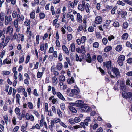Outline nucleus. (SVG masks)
<instances>
[{
  "label": "nucleus",
  "instance_id": "nucleus-1",
  "mask_svg": "<svg viewBox=\"0 0 132 132\" xmlns=\"http://www.w3.org/2000/svg\"><path fill=\"white\" fill-rule=\"evenodd\" d=\"M122 96L127 99L129 101H131L132 100V93L128 92L126 93L125 91H123L122 93Z\"/></svg>",
  "mask_w": 132,
  "mask_h": 132
},
{
  "label": "nucleus",
  "instance_id": "nucleus-2",
  "mask_svg": "<svg viewBox=\"0 0 132 132\" xmlns=\"http://www.w3.org/2000/svg\"><path fill=\"white\" fill-rule=\"evenodd\" d=\"M61 121V119L60 118L57 117L55 118L51 121V125L49 126V128H52L54 127V124L58 122L60 123Z\"/></svg>",
  "mask_w": 132,
  "mask_h": 132
},
{
  "label": "nucleus",
  "instance_id": "nucleus-3",
  "mask_svg": "<svg viewBox=\"0 0 132 132\" xmlns=\"http://www.w3.org/2000/svg\"><path fill=\"white\" fill-rule=\"evenodd\" d=\"M92 110V109L90 107L88 106L86 104H84L82 105L81 107V111L82 112H89Z\"/></svg>",
  "mask_w": 132,
  "mask_h": 132
},
{
  "label": "nucleus",
  "instance_id": "nucleus-4",
  "mask_svg": "<svg viewBox=\"0 0 132 132\" xmlns=\"http://www.w3.org/2000/svg\"><path fill=\"white\" fill-rule=\"evenodd\" d=\"M5 24L7 25L9 24H10L12 23V19L11 15H6L5 16Z\"/></svg>",
  "mask_w": 132,
  "mask_h": 132
},
{
  "label": "nucleus",
  "instance_id": "nucleus-5",
  "mask_svg": "<svg viewBox=\"0 0 132 132\" xmlns=\"http://www.w3.org/2000/svg\"><path fill=\"white\" fill-rule=\"evenodd\" d=\"M112 70L113 72L116 75L117 77L120 75V73L118 69L116 67H112Z\"/></svg>",
  "mask_w": 132,
  "mask_h": 132
},
{
  "label": "nucleus",
  "instance_id": "nucleus-6",
  "mask_svg": "<svg viewBox=\"0 0 132 132\" xmlns=\"http://www.w3.org/2000/svg\"><path fill=\"white\" fill-rule=\"evenodd\" d=\"M62 50L64 54L68 55L69 54V52L68 49L65 45H63L62 46Z\"/></svg>",
  "mask_w": 132,
  "mask_h": 132
},
{
  "label": "nucleus",
  "instance_id": "nucleus-7",
  "mask_svg": "<svg viewBox=\"0 0 132 132\" xmlns=\"http://www.w3.org/2000/svg\"><path fill=\"white\" fill-rule=\"evenodd\" d=\"M52 83L53 85L56 86L58 83V80L55 76L51 78Z\"/></svg>",
  "mask_w": 132,
  "mask_h": 132
},
{
  "label": "nucleus",
  "instance_id": "nucleus-8",
  "mask_svg": "<svg viewBox=\"0 0 132 132\" xmlns=\"http://www.w3.org/2000/svg\"><path fill=\"white\" fill-rule=\"evenodd\" d=\"M102 21V19L101 17L100 16H96L95 18V23L99 24L101 23Z\"/></svg>",
  "mask_w": 132,
  "mask_h": 132
},
{
  "label": "nucleus",
  "instance_id": "nucleus-9",
  "mask_svg": "<svg viewBox=\"0 0 132 132\" xmlns=\"http://www.w3.org/2000/svg\"><path fill=\"white\" fill-rule=\"evenodd\" d=\"M25 118L27 120H30L31 121H33L34 120V117L33 115H30L28 113H27L25 115Z\"/></svg>",
  "mask_w": 132,
  "mask_h": 132
},
{
  "label": "nucleus",
  "instance_id": "nucleus-10",
  "mask_svg": "<svg viewBox=\"0 0 132 132\" xmlns=\"http://www.w3.org/2000/svg\"><path fill=\"white\" fill-rule=\"evenodd\" d=\"M74 88V89L71 90V92L74 95H77L79 92V90L77 86H75Z\"/></svg>",
  "mask_w": 132,
  "mask_h": 132
},
{
  "label": "nucleus",
  "instance_id": "nucleus-11",
  "mask_svg": "<svg viewBox=\"0 0 132 132\" xmlns=\"http://www.w3.org/2000/svg\"><path fill=\"white\" fill-rule=\"evenodd\" d=\"M82 16L80 15L79 13H77V15L76 20L78 21L79 23H80L82 21Z\"/></svg>",
  "mask_w": 132,
  "mask_h": 132
},
{
  "label": "nucleus",
  "instance_id": "nucleus-12",
  "mask_svg": "<svg viewBox=\"0 0 132 132\" xmlns=\"http://www.w3.org/2000/svg\"><path fill=\"white\" fill-rule=\"evenodd\" d=\"M24 116L25 111L24 110H23L22 112V113H19L18 116L17 117L20 120H21L22 118H24Z\"/></svg>",
  "mask_w": 132,
  "mask_h": 132
},
{
  "label": "nucleus",
  "instance_id": "nucleus-13",
  "mask_svg": "<svg viewBox=\"0 0 132 132\" xmlns=\"http://www.w3.org/2000/svg\"><path fill=\"white\" fill-rule=\"evenodd\" d=\"M56 95L57 97L59 99L63 101L65 100V98L60 92H56Z\"/></svg>",
  "mask_w": 132,
  "mask_h": 132
},
{
  "label": "nucleus",
  "instance_id": "nucleus-14",
  "mask_svg": "<svg viewBox=\"0 0 132 132\" xmlns=\"http://www.w3.org/2000/svg\"><path fill=\"white\" fill-rule=\"evenodd\" d=\"M17 39L20 40L22 41H24V36L22 34H18L17 35Z\"/></svg>",
  "mask_w": 132,
  "mask_h": 132
},
{
  "label": "nucleus",
  "instance_id": "nucleus-15",
  "mask_svg": "<svg viewBox=\"0 0 132 132\" xmlns=\"http://www.w3.org/2000/svg\"><path fill=\"white\" fill-rule=\"evenodd\" d=\"M13 31V28L10 26H9L7 28L6 34L9 33L10 35L12 34Z\"/></svg>",
  "mask_w": 132,
  "mask_h": 132
},
{
  "label": "nucleus",
  "instance_id": "nucleus-16",
  "mask_svg": "<svg viewBox=\"0 0 132 132\" xmlns=\"http://www.w3.org/2000/svg\"><path fill=\"white\" fill-rule=\"evenodd\" d=\"M30 26H28L26 31V33L29 34L28 37L29 38L31 37V32L30 30Z\"/></svg>",
  "mask_w": 132,
  "mask_h": 132
},
{
  "label": "nucleus",
  "instance_id": "nucleus-17",
  "mask_svg": "<svg viewBox=\"0 0 132 132\" xmlns=\"http://www.w3.org/2000/svg\"><path fill=\"white\" fill-rule=\"evenodd\" d=\"M76 105H77V106H82V105H83V101L81 100H78L76 101Z\"/></svg>",
  "mask_w": 132,
  "mask_h": 132
},
{
  "label": "nucleus",
  "instance_id": "nucleus-18",
  "mask_svg": "<svg viewBox=\"0 0 132 132\" xmlns=\"http://www.w3.org/2000/svg\"><path fill=\"white\" fill-rule=\"evenodd\" d=\"M91 121V120L90 117H87L84 121L85 124L87 126H88V123L90 122Z\"/></svg>",
  "mask_w": 132,
  "mask_h": 132
},
{
  "label": "nucleus",
  "instance_id": "nucleus-19",
  "mask_svg": "<svg viewBox=\"0 0 132 132\" xmlns=\"http://www.w3.org/2000/svg\"><path fill=\"white\" fill-rule=\"evenodd\" d=\"M30 79L28 75L25 73V84H28L29 82Z\"/></svg>",
  "mask_w": 132,
  "mask_h": 132
},
{
  "label": "nucleus",
  "instance_id": "nucleus-20",
  "mask_svg": "<svg viewBox=\"0 0 132 132\" xmlns=\"http://www.w3.org/2000/svg\"><path fill=\"white\" fill-rule=\"evenodd\" d=\"M17 91L19 93L22 92H23V94L25 96V89L22 87H20L17 89Z\"/></svg>",
  "mask_w": 132,
  "mask_h": 132
},
{
  "label": "nucleus",
  "instance_id": "nucleus-21",
  "mask_svg": "<svg viewBox=\"0 0 132 132\" xmlns=\"http://www.w3.org/2000/svg\"><path fill=\"white\" fill-rule=\"evenodd\" d=\"M62 67L63 65L61 63H59L56 66V68L57 70L60 71L62 69Z\"/></svg>",
  "mask_w": 132,
  "mask_h": 132
},
{
  "label": "nucleus",
  "instance_id": "nucleus-22",
  "mask_svg": "<svg viewBox=\"0 0 132 132\" xmlns=\"http://www.w3.org/2000/svg\"><path fill=\"white\" fill-rule=\"evenodd\" d=\"M86 60L87 62L89 63H90L91 62V57L89 54H87L86 57Z\"/></svg>",
  "mask_w": 132,
  "mask_h": 132
},
{
  "label": "nucleus",
  "instance_id": "nucleus-23",
  "mask_svg": "<svg viewBox=\"0 0 132 132\" xmlns=\"http://www.w3.org/2000/svg\"><path fill=\"white\" fill-rule=\"evenodd\" d=\"M120 89H121L122 90H125L126 89V87L123 82H121L120 83Z\"/></svg>",
  "mask_w": 132,
  "mask_h": 132
},
{
  "label": "nucleus",
  "instance_id": "nucleus-24",
  "mask_svg": "<svg viewBox=\"0 0 132 132\" xmlns=\"http://www.w3.org/2000/svg\"><path fill=\"white\" fill-rule=\"evenodd\" d=\"M69 108L71 111L73 112L76 113L77 112V111L74 107L71 106H69Z\"/></svg>",
  "mask_w": 132,
  "mask_h": 132
},
{
  "label": "nucleus",
  "instance_id": "nucleus-25",
  "mask_svg": "<svg viewBox=\"0 0 132 132\" xmlns=\"http://www.w3.org/2000/svg\"><path fill=\"white\" fill-rule=\"evenodd\" d=\"M57 113L59 117L60 118H62L63 115L62 112L60 109H57Z\"/></svg>",
  "mask_w": 132,
  "mask_h": 132
},
{
  "label": "nucleus",
  "instance_id": "nucleus-26",
  "mask_svg": "<svg viewBox=\"0 0 132 132\" xmlns=\"http://www.w3.org/2000/svg\"><path fill=\"white\" fill-rule=\"evenodd\" d=\"M122 46L121 45H118L116 47V49L117 51L120 52L121 51Z\"/></svg>",
  "mask_w": 132,
  "mask_h": 132
},
{
  "label": "nucleus",
  "instance_id": "nucleus-27",
  "mask_svg": "<svg viewBox=\"0 0 132 132\" xmlns=\"http://www.w3.org/2000/svg\"><path fill=\"white\" fill-rule=\"evenodd\" d=\"M70 48L71 51L72 52H74L75 50V44L74 43H72L71 44Z\"/></svg>",
  "mask_w": 132,
  "mask_h": 132
},
{
  "label": "nucleus",
  "instance_id": "nucleus-28",
  "mask_svg": "<svg viewBox=\"0 0 132 132\" xmlns=\"http://www.w3.org/2000/svg\"><path fill=\"white\" fill-rule=\"evenodd\" d=\"M5 18V14L2 12H1L0 13V19L1 21H3Z\"/></svg>",
  "mask_w": 132,
  "mask_h": 132
},
{
  "label": "nucleus",
  "instance_id": "nucleus-29",
  "mask_svg": "<svg viewBox=\"0 0 132 132\" xmlns=\"http://www.w3.org/2000/svg\"><path fill=\"white\" fill-rule=\"evenodd\" d=\"M106 67L108 69L111 68V62L110 61H108L106 63Z\"/></svg>",
  "mask_w": 132,
  "mask_h": 132
},
{
  "label": "nucleus",
  "instance_id": "nucleus-30",
  "mask_svg": "<svg viewBox=\"0 0 132 132\" xmlns=\"http://www.w3.org/2000/svg\"><path fill=\"white\" fill-rule=\"evenodd\" d=\"M128 34L127 33H125L122 35V38L123 39L126 40L128 38Z\"/></svg>",
  "mask_w": 132,
  "mask_h": 132
},
{
  "label": "nucleus",
  "instance_id": "nucleus-31",
  "mask_svg": "<svg viewBox=\"0 0 132 132\" xmlns=\"http://www.w3.org/2000/svg\"><path fill=\"white\" fill-rule=\"evenodd\" d=\"M128 24L127 22H124L122 26L123 29H127L128 27Z\"/></svg>",
  "mask_w": 132,
  "mask_h": 132
},
{
  "label": "nucleus",
  "instance_id": "nucleus-32",
  "mask_svg": "<svg viewBox=\"0 0 132 132\" xmlns=\"http://www.w3.org/2000/svg\"><path fill=\"white\" fill-rule=\"evenodd\" d=\"M112 49V47L110 46H108L106 47L104 49V51L105 52H107L110 51Z\"/></svg>",
  "mask_w": 132,
  "mask_h": 132
},
{
  "label": "nucleus",
  "instance_id": "nucleus-33",
  "mask_svg": "<svg viewBox=\"0 0 132 132\" xmlns=\"http://www.w3.org/2000/svg\"><path fill=\"white\" fill-rule=\"evenodd\" d=\"M1 37H2L1 38V41H4L5 35L2 32V30H0V38Z\"/></svg>",
  "mask_w": 132,
  "mask_h": 132
},
{
  "label": "nucleus",
  "instance_id": "nucleus-34",
  "mask_svg": "<svg viewBox=\"0 0 132 132\" xmlns=\"http://www.w3.org/2000/svg\"><path fill=\"white\" fill-rule=\"evenodd\" d=\"M80 39L81 43L83 44L85 43L86 40V37L85 36H83L81 37Z\"/></svg>",
  "mask_w": 132,
  "mask_h": 132
},
{
  "label": "nucleus",
  "instance_id": "nucleus-35",
  "mask_svg": "<svg viewBox=\"0 0 132 132\" xmlns=\"http://www.w3.org/2000/svg\"><path fill=\"white\" fill-rule=\"evenodd\" d=\"M17 19L19 21L21 20L22 21L24 20V17L23 16H21L20 15L17 14Z\"/></svg>",
  "mask_w": 132,
  "mask_h": 132
},
{
  "label": "nucleus",
  "instance_id": "nucleus-36",
  "mask_svg": "<svg viewBox=\"0 0 132 132\" xmlns=\"http://www.w3.org/2000/svg\"><path fill=\"white\" fill-rule=\"evenodd\" d=\"M73 36L71 34H68L67 35V38L68 41H70L72 39Z\"/></svg>",
  "mask_w": 132,
  "mask_h": 132
},
{
  "label": "nucleus",
  "instance_id": "nucleus-37",
  "mask_svg": "<svg viewBox=\"0 0 132 132\" xmlns=\"http://www.w3.org/2000/svg\"><path fill=\"white\" fill-rule=\"evenodd\" d=\"M19 21L17 18L15 19L14 22V24L16 28H17L18 27V22Z\"/></svg>",
  "mask_w": 132,
  "mask_h": 132
},
{
  "label": "nucleus",
  "instance_id": "nucleus-38",
  "mask_svg": "<svg viewBox=\"0 0 132 132\" xmlns=\"http://www.w3.org/2000/svg\"><path fill=\"white\" fill-rule=\"evenodd\" d=\"M59 80L61 81H65V77L64 75H61L59 77Z\"/></svg>",
  "mask_w": 132,
  "mask_h": 132
},
{
  "label": "nucleus",
  "instance_id": "nucleus-39",
  "mask_svg": "<svg viewBox=\"0 0 132 132\" xmlns=\"http://www.w3.org/2000/svg\"><path fill=\"white\" fill-rule=\"evenodd\" d=\"M75 123H78L81 121V119L79 117H75L74 119Z\"/></svg>",
  "mask_w": 132,
  "mask_h": 132
},
{
  "label": "nucleus",
  "instance_id": "nucleus-40",
  "mask_svg": "<svg viewBox=\"0 0 132 132\" xmlns=\"http://www.w3.org/2000/svg\"><path fill=\"white\" fill-rule=\"evenodd\" d=\"M84 7L81 4H79L78 5V8L79 10L83 11L84 10Z\"/></svg>",
  "mask_w": 132,
  "mask_h": 132
},
{
  "label": "nucleus",
  "instance_id": "nucleus-41",
  "mask_svg": "<svg viewBox=\"0 0 132 132\" xmlns=\"http://www.w3.org/2000/svg\"><path fill=\"white\" fill-rule=\"evenodd\" d=\"M117 9V7L115 6L111 10V14L112 15L114 14L115 13Z\"/></svg>",
  "mask_w": 132,
  "mask_h": 132
},
{
  "label": "nucleus",
  "instance_id": "nucleus-42",
  "mask_svg": "<svg viewBox=\"0 0 132 132\" xmlns=\"http://www.w3.org/2000/svg\"><path fill=\"white\" fill-rule=\"evenodd\" d=\"M97 59L98 61L100 62H102L103 61L102 57L101 55H98L97 57Z\"/></svg>",
  "mask_w": 132,
  "mask_h": 132
},
{
  "label": "nucleus",
  "instance_id": "nucleus-43",
  "mask_svg": "<svg viewBox=\"0 0 132 132\" xmlns=\"http://www.w3.org/2000/svg\"><path fill=\"white\" fill-rule=\"evenodd\" d=\"M35 11L33 10L31 13L30 14V15L31 18L34 19L35 17Z\"/></svg>",
  "mask_w": 132,
  "mask_h": 132
},
{
  "label": "nucleus",
  "instance_id": "nucleus-44",
  "mask_svg": "<svg viewBox=\"0 0 132 132\" xmlns=\"http://www.w3.org/2000/svg\"><path fill=\"white\" fill-rule=\"evenodd\" d=\"M118 59L124 61L125 59V56L123 55H121L118 56Z\"/></svg>",
  "mask_w": 132,
  "mask_h": 132
},
{
  "label": "nucleus",
  "instance_id": "nucleus-45",
  "mask_svg": "<svg viewBox=\"0 0 132 132\" xmlns=\"http://www.w3.org/2000/svg\"><path fill=\"white\" fill-rule=\"evenodd\" d=\"M126 3L132 6V1L129 0H122Z\"/></svg>",
  "mask_w": 132,
  "mask_h": 132
},
{
  "label": "nucleus",
  "instance_id": "nucleus-46",
  "mask_svg": "<svg viewBox=\"0 0 132 132\" xmlns=\"http://www.w3.org/2000/svg\"><path fill=\"white\" fill-rule=\"evenodd\" d=\"M93 47L96 48H97L99 47V44L98 42H96L93 43Z\"/></svg>",
  "mask_w": 132,
  "mask_h": 132
},
{
  "label": "nucleus",
  "instance_id": "nucleus-47",
  "mask_svg": "<svg viewBox=\"0 0 132 132\" xmlns=\"http://www.w3.org/2000/svg\"><path fill=\"white\" fill-rule=\"evenodd\" d=\"M117 4L118 5H121L122 6H124L125 5V3L123 2L122 1L119 0L117 2Z\"/></svg>",
  "mask_w": 132,
  "mask_h": 132
},
{
  "label": "nucleus",
  "instance_id": "nucleus-48",
  "mask_svg": "<svg viewBox=\"0 0 132 132\" xmlns=\"http://www.w3.org/2000/svg\"><path fill=\"white\" fill-rule=\"evenodd\" d=\"M76 60L77 61H79L80 62L82 61V59L81 58L79 59V57L78 56L77 54H76Z\"/></svg>",
  "mask_w": 132,
  "mask_h": 132
},
{
  "label": "nucleus",
  "instance_id": "nucleus-49",
  "mask_svg": "<svg viewBox=\"0 0 132 132\" xmlns=\"http://www.w3.org/2000/svg\"><path fill=\"white\" fill-rule=\"evenodd\" d=\"M102 42L103 44L104 45H106L107 44L108 42V40L107 39L105 38H104L102 40Z\"/></svg>",
  "mask_w": 132,
  "mask_h": 132
},
{
  "label": "nucleus",
  "instance_id": "nucleus-50",
  "mask_svg": "<svg viewBox=\"0 0 132 132\" xmlns=\"http://www.w3.org/2000/svg\"><path fill=\"white\" fill-rule=\"evenodd\" d=\"M17 34L16 33H15L12 36L11 38V40H14L16 38L17 39Z\"/></svg>",
  "mask_w": 132,
  "mask_h": 132
},
{
  "label": "nucleus",
  "instance_id": "nucleus-51",
  "mask_svg": "<svg viewBox=\"0 0 132 132\" xmlns=\"http://www.w3.org/2000/svg\"><path fill=\"white\" fill-rule=\"evenodd\" d=\"M15 111L18 116L20 113L19 112L20 111V110L18 108L16 107L15 109Z\"/></svg>",
  "mask_w": 132,
  "mask_h": 132
},
{
  "label": "nucleus",
  "instance_id": "nucleus-52",
  "mask_svg": "<svg viewBox=\"0 0 132 132\" xmlns=\"http://www.w3.org/2000/svg\"><path fill=\"white\" fill-rule=\"evenodd\" d=\"M43 74V72H40L38 71L37 74V77L38 78H41Z\"/></svg>",
  "mask_w": 132,
  "mask_h": 132
},
{
  "label": "nucleus",
  "instance_id": "nucleus-53",
  "mask_svg": "<svg viewBox=\"0 0 132 132\" xmlns=\"http://www.w3.org/2000/svg\"><path fill=\"white\" fill-rule=\"evenodd\" d=\"M61 108L62 110H64L65 108V104L64 103H61L60 104Z\"/></svg>",
  "mask_w": 132,
  "mask_h": 132
},
{
  "label": "nucleus",
  "instance_id": "nucleus-54",
  "mask_svg": "<svg viewBox=\"0 0 132 132\" xmlns=\"http://www.w3.org/2000/svg\"><path fill=\"white\" fill-rule=\"evenodd\" d=\"M39 17L40 19H43L45 17L44 14L43 13H40L39 14Z\"/></svg>",
  "mask_w": 132,
  "mask_h": 132
},
{
  "label": "nucleus",
  "instance_id": "nucleus-55",
  "mask_svg": "<svg viewBox=\"0 0 132 132\" xmlns=\"http://www.w3.org/2000/svg\"><path fill=\"white\" fill-rule=\"evenodd\" d=\"M27 105L29 108L30 109H32L33 108V105L31 102H28L27 103Z\"/></svg>",
  "mask_w": 132,
  "mask_h": 132
},
{
  "label": "nucleus",
  "instance_id": "nucleus-56",
  "mask_svg": "<svg viewBox=\"0 0 132 132\" xmlns=\"http://www.w3.org/2000/svg\"><path fill=\"white\" fill-rule=\"evenodd\" d=\"M33 113L38 118L39 117L40 114L39 112L37 111L34 110L33 111Z\"/></svg>",
  "mask_w": 132,
  "mask_h": 132
},
{
  "label": "nucleus",
  "instance_id": "nucleus-57",
  "mask_svg": "<svg viewBox=\"0 0 132 132\" xmlns=\"http://www.w3.org/2000/svg\"><path fill=\"white\" fill-rule=\"evenodd\" d=\"M113 26L115 27H118L119 26V23L117 21H116L114 22L113 24Z\"/></svg>",
  "mask_w": 132,
  "mask_h": 132
},
{
  "label": "nucleus",
  "instance_id": "nucleus-58",
  "mask_svg": "<svg viewBox=\"0 0 132 132\" xmlns=\"http://www.w3.org/2000/svg\"><path fill=\"white\" fill-rule=\"evenodd\" d=\"M36 44H39V36L38 35H37L36 36Z\"/></svg>",
  "mask_w": 132,
  "mask_h": 132
},
{
  "label": "nucleus",
  "instance_id": "nucleus-59",
  "mask_svg": "<svg viewBox=\"0 0 132 132\" xmlns=\"http://www.w3.org/2000/svg\"><path fill=\"white\" fill-rule=\"evenodd\" d=\"M20 95L19 94H17L16 96V102L17 103H18V104H19V100H20Z\"/></svg>",
  "mask_w": 132,
  "mask_h": 132
},
{
  "label": "nucleus",
  "instance_id": "nucleus-60",
  "mask_svg": "<svg viewBox=\"0 0 132 132\" xmlns=\"http://www.w3.org/2000/svg\"><path fill=\"white\" fill-rule=\"evenodd\" d=\"M123 61L118 59L117 62L120 66H122L123 65Z\"/></svg>",
  "mask_w": 132,
  "mask_h": 132
},
{
  "label": "nucleus",
  "instance_id": "nucleus-61",
  "mask_svg": "<svg viewBox=\"0 0 132 132\" xmlns=\"http://www.w3.org/2000/svg\"><path fill=\"white\" fill-rule=\"evenodd\" d=\"M58 60L60 61H61L63 59V58L62 54L61 53H59V54L58 57Z\"/></svg>",
  "mask_w": 132,
  "mask_h": 132
},
{
  "label": "nucleus",
  "instance_id": "nucleus-62",
  "mask_svg": "<svg viewBox=\"0 0 132 132\" xmlns=\"http://www.w3.org/2000/svg\"><path fill=\"white\" fill-rule=\"evenodd\" d=\"M51 11L52 12V15H54L55 14L54 9L53 6H51Z\"/></svg>",
  "mask_w": 132,
  "mask_h": 132
},
{
  "label": "nucleus",
  "instance_id": "nucleus-63",
  "mask_svg": "<svg viewBox=\"0 0 132 132\" xmlns=\"http://www.w3.org/2000/svg\"><path fill=\"white\" fill-rule=\"evenodd\" d=\"M68 121L71 124L73 125L75 123L74 119L73 120L72 118L69 119V120Z\"/></svg>",
  "mask_w": 132,
  "mask_h": 132
},
{
  "label": "nucleus",
  "instance_id": "nucleus-64",
  "mask_svg": "<svg viewBox=\"0 0 132 132\" xmlns=\"http://www.w3.org/2000/svg\"><path fill=\"white\" fill-rule=\"evenodd\" d=\"M94 28L92 26L90 27H89L88 29V30L89 32H92L94 30Z\"/></svg>",
  "mask_w": 132,
  "mask_h": 132
}]
</instances>
